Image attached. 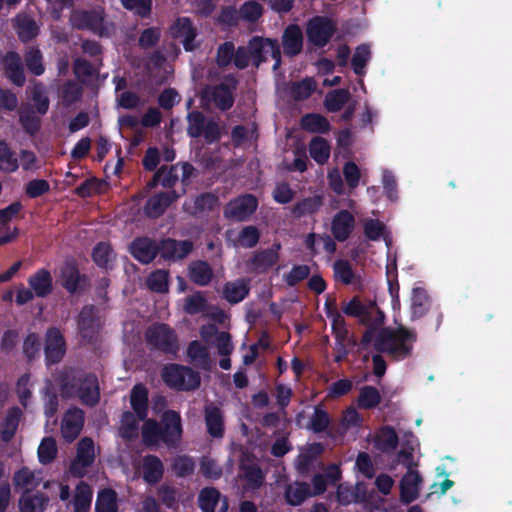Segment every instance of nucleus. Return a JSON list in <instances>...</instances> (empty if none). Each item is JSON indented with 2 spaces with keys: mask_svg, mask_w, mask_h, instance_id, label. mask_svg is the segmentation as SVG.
Instances as JSON below:
<instances>
[{
  "mask_svg": "<svg viewBox=\"0 0 512 512\" xmlns=\"http://www.w3.org/2000/svg\"><path fill=\"white\" fill-rule=\"evenodd\" d=\"M266 40L272 38H264L261 36H254L249 40L248 49L250 51L251 59L256 67L267 61V54L269 53V45Z\"/></svg>",
  "mask_w": 512,
  "mask_h": 512,
  "instance_id": "39",
  "label": "nucleus"
},
{
  "mask_svg": "<svg viewBox=\"0 0 512 512\" xmlns=\"http://www.w3.org/2000/svg\"><path fill=\"white\" fill-rule=\"evenodd\" d=\"M280 250L281 244L279 242H275L269 248L253 252L246 262L248 270L254 274L267 273L278 263Z\"/></svg>",
  "mask_w": 512,
  "mask_h": 512,
  "instance_id": "12",
  "label": "nucleus"
},
{
  "mask_svg": "<svg viewBox=\"0 0 512 512\" xmlns=\"http://www.w3.org/2000/svg\"><path fill=\"white\" fill-rule=\"evenodd\" d=\"M164 466L161 459L156 455H146L143 458V479L146 483L157 484L163 477Z\"/></svg>",
  "mask_w": 512,
  "mask_h": 512,
  "instance_id": "32",
  "label": "nucleus"
},
{
  "mask_svg": "<svg viewBox=\"0 0 512 512\" xmlns=\"http://www.w3.org/2000/svg\"><path fill=\"white\" fill-rule=\"evenodd\" d=\"M84 424V412L79 408L69 409L63 419L61 425V434L66 441L75 440Z\"/></svg>",
  "mask_w": 512,
  "mask_h": 512,
  "instance_id": "24",
  "label": "nucleus"
},
{
  "mask_svg": "<svg viewBox=\"0 0 512 512\" xmlns=\"http://www.w3.org/2000/svg\"><path fill=\"white\" fill-rule=\"evenodd\" d=\"M354 228L355 217L350 211L342 209L334 215L331 222V232L337 241L345 242L352 234Z\"/></svg>",
  "mask_w": 512,
  "mask_h": 512,
  "instance_id": "23",
  "label": "nucleus"
},
{
  "mask_svg": "<svg viewBox=\"0 0 512 512\" xmlns=\"http://www.w3.org/2000/svg\"><path fill=\"white\" fill-rule=\"evenodd\" d=\"M370 58V48L366 44L359 45L352 57L351 63L353 71L356 75H363L364 68L367 65Z\"/></svg>",
  "mask_w": 512,
  "mask_h": 512,
  "instance_id": "59",
  "label": "nucleus"
},
{
  "mask_svg": "<svg viewBox=\"0 0 512 512\" xmlns=\"http://www.w3.org/2000/svg\"><path fill=\"white\" fill-rule=\"evenodd\" d=\"M95 460L94 442L89 437L82 438L77 446L75 459L70 463L69 471L73 477L82 478Z\"/></svg>",
  "mask_w": 512,
  "mask_h": 512,
  "instance_id": "14",
  "label": "nucleus"
},
{
  "mask_svg": "<svg viewBox=\"0 0 512 512\" xmlns=\"http://www.w3.org/2000/svg\"><path fill=\"white\" fill-rule=\"evenodd\" d=\"M58 282L70 295L83 294L91 284L88 275L80 272L74 259L65 260L61 265Z\"/></svg>",
  "mask_w": 512,
  "mask_h": 512,
  "instance_id": "8",
  "label": "nucleus"
},
{
  "mask_svg": "<svg viewBox=\"0 0 512 512\" xmlns=\"http://www.w3.org/2000/svg\"><path fill=\"white\" fill-rule=\"evenodd\" d=\"M56 382L63 398H77L88 407L100 401V387L97 376L77 367H64L57 375Z\"/></svg>",
  "mask_w": 512,
  "mask_h": 512,
  "instance_id": "2",
  "label": "nucleus"
},
{
  "mask_svg": "<svg viewBox=\"0 0 512 512\" xmlns=\"http://www.w3.org/2000/svg\"><path fill=\"white\" fill-rule=\"evenodd\" d=\"M93 492L89 484L80 481L73 498L74 512H88L92 503Z\"/></svg>",
  "mask_w": 512,
  "mask_h": 512,
  "instance_id": "38",
  "label": "nucleus"
},
{
  "mask_svg": "<svg viewBox=\"0 0 512 512\" xmlns=\"http://www.w3.org/2000/svg\"><path fill=\"white\" fill-rule=\"evenodd\" d=\"M59 98L65 107H70L80 101L83 95V88L73 80L65 81L59 87Z\"/></svg>",
  "mask_w": 512,
  "mask_h": 512,
  "instance_id": "40",
  "label": "nucleus"
},
{
  "mask_svg": "<svg viewBox=\"0 0 512 512\" xmlns=\"http://www.w3.org/2000/svg\"><path fill=\"white\" fill-rule=\"evenodd\" d=\"M145 341L152 351L176 356L179 351L178 336L174 329L165 323H154L145 331Z\"/></svg>",
  "mask_w": 512,
  "mask_h": 512,
  "instance_id": "5",
  "label": "nucleus"
},
{
  "mask_svg": "<svg viewBox=\"0 0 512 512\" xmlns=\"http://www.w3.org/2000/svg\"><path fill=\"white\" fill-rule=\"evenodd\" d=\"M70 23L77 30H88L95 34H102L104 30V17L95 10H75L70 16Z\"/></svg>",
  "mask_w": 512,
  "mask_h": 512,
  "instance_id": "16",
  "label": "nucleus"
},
{
  "mask_svg": "<svg viewBox=\"0 0 512 512\" xmlns=\"http://www.w3.org/2000/svg\"><path fill=\"white\" fill-rule=\"evenodd\" d=\"M259 205L255 195L246 193L231 199L223 209V216L228 221L244 222L250 219Z\"/></svg>",
  "mask_w": 512,
  "mask_h": 512,
  "instance_id": "10",
  "label": "nucleus"
},
{
  "mask_svg": "<svg viewBox=\"0 0 512 512\" xmlns=\"http://www.w3.org/2000/svg\"><path fill=\"white\" fill-rule=\"evenodd\" d=\"M309 497H312V490L307 482L296 481L285 489V500L292 506L301 505Z\"/></svg>",
  "mask_w": 512,
  "mask_h": 512,
  "instance_id": "37",
  "label": "nucleus"
},
{
  "mask_svg": "<svg viewBox=\"0 0 512 512\" xmlns=\"http://www.w3.org/2000/svg\"><path fill=\"white\" fill-rule=\"evenodd\" d=\"M337 31L336 22L327 16H314L306 26L308 41L319 48L326 46Z\"/></svg>",
  "mask_w": 512,
  "mask_h": 512,
  "instance_id": "9",
  "label": "nucleus"
},
{
  "mask_svg": "<svg viewBox=\"0 0 512 512\" xmlns=\"http://www.w3.org/2000/svg\"><path fill=\"white\" fill-rule=\"evenodd\" d=\"M19 168V161L16 153L9 144L0 139V171L4 173H13Z\"/></svg>",
  "mask_w": 512,
  "mask_h": 512,
  "instance_id": "44",
  "label": "nucleus"
},
{
  "mask_svg": "<svg viewBox=\"0 0 512 512\" xmlns=\"http://www.w3.org/2000/svg\"><path fill=\"white\" fill-rule=\"evenodd\" d=\"M190 281L198 286H208L214 278L211 265L205 260L192 261L188 266Z\"/></svg>",
  "mask_w": 512,
  "mask_h": 512,
  "instance_id": "29",
  "label": "nucleus"
},
{
  "mask_svg": "<svg viewBox=\"0 0 512 512\" xmlns=\"http://www.w3.org/2000/svg\"><path fill=\"white\" fill-rule=\"evenodd\" d=\"M335 278L340 280L345 285H349L354 280V271L347 260H337L333 265Z\"/></svg>",
  "mask_w": 512,
  "mask_h": 512,
  "instance_id": "62",
  "label": "nucleus"
},
{
  "mask_svg": "<svg viewBox=\"0 0 512 512\" xmlns=\"http://www.w3.org/2000/svg\"><path fill=\"white\" fill-rule=\"evenodd\" d=\"M301 127L311 133L326 134L330 130V123L321 114L308 113L301 118Z\"/></svg>",
  "mask_w": 512,
  "mask_h": 512,
  "instance_id": "41",
  "label": "nucleus"
},
{
  "mask_svg": "<svg viewBox=\"0 0 512 512\" xmlns=\"http://www.w3.org/2000/svg\"><path fill=\"white\" fill-rule=\"evenodd\" d=\"M187 135L191 138L203 137L206 144H215L221 140L222 127L218 118H206L198 110L190 111L186 117Z\"/></svg>",
  "mask_w": 512,
  "mask_h": 512,
  "instance_id": "4",
  "label": "nucleus"
},
{
  "mask_svg": "<svg viewBox=\"0 0 512 512\" xmlns=\"http://www.w3.org/2000/svg\"><path fill=\"white\" fill-rule=\"evenodd\" d=\"M146 285L152 292L167 293L169 290V271L164 269L152 271L146 279Z\"/></svg>",
  "mask_w": 512,
  "mask_h": 512,
  "instance_id": "45",
  "label": "nucleus"
},
{
  "mask_svg": "<svg viewBox=\"0 0 512 512\" xmlns=\"http://www.w3.org/2000/svg\"><path fill=\"white\" fill-rule=\"evenodd\" d=\"M218 205L219 198L215 194L204 192L195 198L191 214L195 217H202L212 212Z\"/></svg>",
  "mask_w": 512,
  "mask_h": 512,
  "instance_id": "42",
  "label": "nucleus"
},
{
  "mask_svg": "<svg viewBox=\"0 0 512 512\" xmlns=\"http://www.w3.org/2000/svg\"><path fill=\"white\" fill-rule=\"evenodd\" d=\"M117 494L113 489L105 488L98 492L95 512H117Z\"/></svg>",
  "mask_w": 512,
  "mask_h": 512,
  "instance_id": "46",
  "label": "nucleus"
},
{
  "mask_svg": "<svg viewBox=\"0 0 512 512\" xmlns=\"http://www.w3.org/2000/svg\"><path fill=\"white\" fill-rule=\"evenodd\" d=\"M161 258L167 261H177L187 257L193 250L191 240H176L173 238L162 239L159 244Z\"/></svg>",
  "mask_w": 512,
  "mask_h": 512,
  "instance_id": "17",
  "label": "nucleus"
},
{
  "mask_svg": "<svg viewBox=\"0 0 512 512\" xmlns=\"http://www.w3.org/2000/svg\"><path fill=\"white\" fill-rule=\"evenodd\" d=\"M45 362L47 366L58 364L66 354V341L61 330L49 327L45 334Z\"/></svg>",
  "mask_w": 512,
  "mask_h": 512,
  "instance_id": "13",
  "label": "nucleus"
},
{
  "mask_svg": "<svg viewBox=\"0 0 512 512\" xmlns=\"http://www.w3.org/2000/svg\"><path fill=\"white\" fill-rule=\"evenodd\" d=\"M112 257H113V249L109 243L99 242L93 248L92 259H93L94 263L99 268H103V269L110 268L109 263L112 260Z\"/></svg>",
  "mask_w": 512,
  "mask_h": 512,
  "instance_id": "55",
  "label": "nucleus"
},
{
  "mask_svg": "<svg viewBox=\"0 0 512 512\" xmlns=\"http://www.w3.org/2000/svg\"><path fill=\"white\" fill-rule=\"evenodd\" d=\"M131 255L142 264L151 263L159 253L155 240L148 237H138L130 245Z\"/></svg>",
  "mask_w": 512,
  "mask_h": 512,
  "instance_id": "22",
  "label": "nucleus"
},
{
  "mask_svg": "<svg viewBox=\"0 0 512 512\" xmlns=\"http://www.w3.org/2000/svg\"><path fill=\"white\" fill-rule=\"evenodd\" d=\"M27 69L35 76H41L45 72L43 55L38 47H30L24 54Z\"/></svg>",
  "mask_w": 512,
  "mask_h": 512,
  "instance_id": "51",
  "label": "nucleus"
},
{
  "mask_svg": "<svg viewBox=\"0 0 512 512\" xmlns=\"http://www.w3.org/2000/svg\"><path fill=\"white\" fill-rule=\"evenodd\" d=\"M399 444V437L392 426L381 427L374 438V446L383 453L395 450Z\"/></svg>",
  "mask_w": 512,
  "mask_h": 512,
  "instance_id": "31",
  "label": "nucleus"
},
{
  "mask_svg": "<svg viewBox=\"0 0 512 512\" xmlns=\"http://www.w3.org/2000/svg\"><path fill=\"white\" fill-rule=\"evenodd\" d=\"M316 89V82L313 78L306 77L301 81L294 82L290 88L291 96L295 100L308 99Z\"/></svg>",
  "mask_w": 512,
  "mask_h": 512,
  "instance_id": "53",
  "label": "nucleus"
},
{
  "mask_svg": "<svg viewBox=\"0 0 512 512\" xmlns=\"http://www.w3.org/2000/svg\"><path fill=\"white\" fill-rule=\"evenodd\" d=\"M39 27L35 20L24 17L17 22V35L21 42L28 43L37 37Z\"/></svg>",
  "mask_w": 512,
  "mask_h": 512,
  "instance_id": "52",
  "label": "nucleus"
},
{
  "mask_svg": "<svg viewBox=\"0 0 512 512\" xmlns=\"http://www.w3.org/2000/svg\"><path fill=\"white\" fill-rule=\"evenodd\" d=\"M381 402V395L377 388L373 386H363L357 398V405L360 409H374Z\"/></svg>",
  "mask_w": 512,
  "mask_h": 512,
  "instance_id": "47",
  "label": "nucleus"
},
{
  "mask_svg": "<svg viewBox=\"0 0 512 512\" xmlns=\"http://www.w3.org/2000/svg\"><path fill=\"white\" fill-rule=\"evenodd\" d=\"M283 53L289 58L298 56L303 50L304 37L298 24L292 23L286 26L282 37Z\"/></svg>",
  "mask_w": 512,
  "mask_h": 512,
  "instance_id": "20",
  "label": "nucleus"
},
{
  "mask_svg": "<svg viewBox=\"0 0 512 512\" xmlns=\"http://www.w3.org/2000/svg\"><path fill=\"white\" fill-rule=\"evenodd\" d=\"M322 206L323 197L321 195L309 196L296 202L291 209V214L297 219L312 216L316 214Z\"/></svg>",
  "mask_w": 512,
  "mask_h": 512,
  "instance_id": "33",
  "label": "nucleus"
},
{
  "mask_svg": "<svg viewBox=\"0 0 512 512\" xmlns=\"http://www.w3.org/2000/svg\"><path fill=\"white\" fill-rule=\"evenodd\" d=\"M204 418L207 433L213 438H222L224 435V417L221 409L215 405L207 406Z\"/></svg>",
  "mask_w": 512,
  "mask_h": 512,
  "instance_id": "30",
  "label": "nucleus"
},
{
  "mask_svg": "<svg viewBox=\"0 0 512 512\" xmlns=\"http://www.w3.org/2000/svg\"><path fill=\"white\" fill-rule=\"evenodd\" d=\"M240 470L250 488L259 489L263 485L265 475L258 464H242Z\"/></svg>",
  "mask_w": 512,
  "mask_h": 512,
  "instance_id": "48",
  "label": "nucleus"
},
{
  "mask_svg": "<svg viewBox=\"0 0 512 512\" xmlns=\"http://www.w3.org/2000/svg\"><path fill=\"white\" fill-rule=\"evenodd\" d=\"M422 477L417 471L409 470L400 481V501L408 505L419 497V485Z\"/></svg>",
  "mask_w": 512,
  "mask_h": 512,
  "instance_id": "25",
  "label": "nucleus"
},
{
  "mask_svg": "<svg viewBox=\"0 0 512 512\" xmlns=\"http://www.w3.org/2000/svg\"><path fill=\"white\" fill-rule=\"evenodd\" d=\"M57 456V444L54 438L45 437L38 447V459L43 465L50 464Z\"/></svg>",
  "mask_w": 512,
  "mask_h": 512,
  "instance_id": "56",
  "label": "nucleus"
},
{
  "mask_svg": "<svg viewBox=\"0 0 512 512\" xmlns=\"http://www.w3.org/2000/svg\"><path fill=\"white\" fill-rule=\"evenodd\" d=\"M28 285L38 298H46L53 292V278L46 268H40L29 276Z\"/></svg>",
  "mask_w": 512,
  "mask_h": 512,
  "instance_id": "26",
  "label": "nucleus"
},
{
  "mask_svg": "<svg viewBox=\"0 0 512 512\" xmlns=\"http://www.w3.org/2000/svg\"><path fill=\"white\" fill-rule=\"evenodd\" d=\"M130 405L133 411H124L120 419L119 434L125 440H132L138 435L139 421H144L149 412V391L137 383L130 392Z\"/></svg>",
  "mask_w": 512,
  "mask_h": 512,
  "instance_id": "3",
  "label": "nucleus"
},
{
  "mask_svg": "<svg viewBox=\"0 0 512 512\" xmlns=\"http://www.w3.org/2000/svg\"><path fill=\"white\" fill-rule=\"evenodd\" d=\"M187 355L193 362L200 363L203 366L209 364V361H210L209 351L198 340H193L189 343L188 348H187Z\"/></svg>",
  "mask_w": 512,
  "mask_h": 512,
  "instance_id": "60",
  "label": "nucleus"
},
{
  "mask_svg": "<svg viewBox=\"0 0 512 512\" xmlns=\"http://www.w3.org/2000/svg\"><path fill=\"white\" fill-rule=\"evenodd\" d=\"M235 45L231 41L220 44L217 48L216 63L220 68L229 66L235 54Z\"/></svg>",
  "mask_w": 512,
  "mask_h": 512,
  "instance_id": "61",
  "label": "nucleus"
},
{
  "mask_svg": "<svg viewBox=\"0 0 512 512\" xmlns=\"http://www.w3.org/2000/svg\"><path fill=\"white\" fill-rule=\"evenodd\" d=\"M330 425V417L328 413L320 406L314 408V413L310 418L308 428L314 433H322L327 430Z\"/></svg>",
  "mask_w": 512,
  "mask_h": 512,
  "instance_id": "58",
  "label": "nucleus"
},
{
  "mask_svg": "<svg viewBox=\"0 0 512 512\" xmlns=\"http://www.w3.org/2000/svg\"><path fill=\"white\" fill-rule=\"evenodd\" d=\"M164 383L178 391H194L201 384V377L197 371L180 364H168L162 370Z\"/></svg>",
  "mask_w": 512,
  "mask_h": 512,
  "instance_id": "6",
  "label": "nucleus"
},
{
  "mask_svg": "<svg viewBox=\"0 0 512 512\" xmlns=\"http://www.w3.org/2000/svg\"><path fill=\"white\" fill-rule=\"evenodd\" d=\"M19 122L24 131L29 135H35L40 130V118L36 116L34 111H23L19 115Z\"/></svg>",
  "mask_w": 512,
  "mask_h": 512,
  "instance_id": "64",
  "label": "nucleus"
},
{
  "mask_svg": "<svg viewBox=\"0 0 512 512\" xmlns=\"http://www.w3.org/2000/svg\"><path fill=\"white\" fill-rule=\"evenodd\" d=\"M250 288L244 279L226 282L223 286V298L230 304H238L249 294Z\"/></svg>",
  "mask_w": 512,
  "mask_h": 512,
  "instance_id": "36",
  "label": "nucleus"
},
{
  "mask_svg": "<svg viewBox=\"0 0 512 512\" xmlns=\"http://www.w3.org/2000/svg\"><path fill=\"white\" fill-rule=\"evenodd\" d=\"M49 502L48 496L43 492L30 495L24 492L19 499L20 512H44Z\"/></svg>",
  "mask_w": 512,
  "mask_h": 512,
  "instance_id": "35",
  "label": "nucleus"
},
{
  "mask_svg": "<svg viewBox=\"0 0 512 512\" xmlns=\"http://www.w3.org/2000/svg\"><path fill=\"white\" fill-rule=\"evenodd\" d=\"M169 33L174 39H181L185 51L191 52L198 48L195 43L197 28L189 17H178L170 26Z\"/></svg>",
  "mask_w": 512,
  "mask_h": 512,
  "instance_id": "15",
  "label": "nucleus"
},
{
  "mask_svg": "<svg viewBox=\"0 0 512 512\" xmlns=\"http://www.w3.org/2000/svg\"><path fill=\"white\" fill-rule=\"evenodd\" d=\"M240 19L248 23H256L263 15V6L253 0L244 2L239 8Z\"/></svg>",
  "mask_w": 512,
  "mask_h": 512,
  "instance_id": "54",
  "label": "nucleus"
},
{
  "mask_svg": "<svg viewBox=\"0 0 512 512\" xmlns=\"http://www.w3.org/2000/svg\"><path fill=\"white\" fill-rule=\"evenodd\" d=\"M350 98L351 94L347 89H335L325 96L324 107L328 112H338L349 102Z\"/></svg>",
  "mask_w": 512,
  "mask_h": 512,
  "instance_id": "43",
  "label": "nucleus"
},
{
  "mask_svg": "<svg viewBox=\"0 0 512 512\" xmlns=\"http://www.w3.org/2000/svg\"><path fill=\"white\" fill-rule=\"evenodd\" d=\"M222 500L219 512H227L228 499L221 496V493L215 487L203 488L198 497V505L202 512H215L216 505Z\"/></svg>",
  "mask_w": 512,
  "mask_h": 512,
  "instance_id": "27",
  "label": "nucleus"
},
{
  "mask_svg": "<svg viewBox=\"0 0 512 512\" xmlns=\"http://www.w3.org/2000/svg\"><path fill=\"white\" fill-rule=\"evenodd\" d=\"M309 152L312 159L318 164H324L330 157V145L322 137H315L309 144Z\"/></svg>",
  "mask_w": 512,
  "mask_h": 512,
  "instance_id": "50",
  "label": "nucleus"
},
{
  "mask_svg": "<svg viewBox=\"0 0 512 512\" xmlns=\"http://www.w3.org/2000/svg\"><path fill=\"white\" fill-rule=\"evenodd\" d=\"M162 442L167 446H174L182 437V423L180 414L174 410H167L161 419Z\"/></svg>",
  "mask_w": 512,
  "mask_h": 512,
  "instance_id": "18",
  "label": "nucleus"
},
{
  "mask_svg": "<svg viewBox=\"0 0 512 512\" xmlns=\"http://www.w3.org/2000/svg\"><path fill=\"white\" fill-rule=\"evenodd\" d=\"M41 348L40 338L37 333H29L23 342V354L28 362L33 361Z\"/></svg>",
  "mask_w": 512,
  "mask_h": 512,
  "instance_id": "63",
  "label": "nucleus"
},
{
  "mask_svg": "<svg viewBox=\"0 0 512 512\" xmlns=\"http://www.w3.org/2000/svg\"><path fill=\"white\" fill-rule=\"evenodd\" d=\"M237 87V80L233 76H227L225 82L216 85L206 86L201 95L203 102L214 104L220 111L230 110L235 102L234 91Z\"/></svg>",
  "mask_w": 512,
  "mask_h": 512,
  "instance_id": "7",
  "label": "nucleus"
},
{
  "mask_svg": "<svg viewBox=\"0 0 512 512\" xmlns=\"http://www.w3.org/2000/svg\"><path fill=\"white\" fill-rule=\"evenodd\" d=\"M260 231L254 225L243 227L237 237V243L243 248H254L260 240Z\"/></svg>",
  "mask_w": 512,
  "mask_h": 512,
  "instance_id": "57",
  "label": "nucleus"
},
{
  "mask_svg": "<svg viewBox=\"0 0 512 512\" xmlns=\"http://www.w3.org/2000/svg\"><path fill=\"white\" fill-rule=\"evenodd\" d=\"M4 76L15 86L23 87L26 82L22 58L16 51H8L2 57Z\"/></svg>",
  "mask_w": 512,
  "mask_h": 512,
  "instance_id": "19",
  "label": "nucleus"
},
{
  "mask_svg": "<svg viewBox=\"0 0 512 512\" xmlns=\"http://www.w3.org/2000/svg\"><path fill=\"white\" fill-rule=\"evenodd\" d=\"M141 433L142 441L148 447L155 446L162 441L161 426L155 419L146 418Z\"/></svg>",
  "mask_w": 512,
  "mask_h": 512,
  "instance_id": "49",
  "label": "nucleus"
},
{
  "mask_svg": "<svg viewBox=\"0 0 512 512\" xmlns=\"http://www.w3.org/2000/svg\"><path fill=\"white\" fill-rule=\"evenodd\" d=\"M431 305L430 297L427 291L422 287H416L412 290L411 296V319L422 318L429 310Z\"/></svg>",
  "mask_w": 512,
  "mask_h": 512,
  "instance_id": "34",
  "label": "nucleus"
},
{
  "mask_svg": "<svg viewBox=\"0 0 512 512\" xmlns=\"http://www.w3.org/2000/svg\"><path fill=\"white\" fill-rule=\"evenodd\" d=\"M78 333L84 344H95L98 340L100 322L94 305H85L77 320Z\"/></svg>",
  "mask_w": 512,
  "mask_h": 512,
  "instance_id": "11",
  "label": "nucleus"
},
{
  "mask_svg": "<svg viewBox=\"0 0 512 512\" xmlns=\"http://www.w3.org/2000/svg\"><path fill=\"white\" fill-rule=\"evenodd\" d=\"M22 416L23 412L18 406H13L7 410L3 421L0 423V438L3 442L8 443L14 438Z\"/></svg>",
  "mask_w": 512,
  "mask_h": 512,
  "instance_id": "28",
  "label": "nucleus"
},
{
  "mask_svg": "<svg viewBox=\"0 0 512 512\" xmlns=\"http://www.w3.org/2000/svg\"><path fill=\"white\" fill-rule=\"evenodd\" d=\"M178 197L179 195L175 190L160 192L151 196L144 205L145 215L151 219L159 218Z\"/></svg>",
  "mask_w": 512,
  "mask_h": 512,
  "instance_id": "21",
  "label": "nucleus"
},
{
  "mask_svg": "<svg viewBox=\"0 0 512 512\" xmlns=\"http://www.w3.org/2000/svg\"><path fill=\"white\" fill-rule=\"evenodd\" d=\"M342 311L366 326L360 340L362 347H368L374 340V349L379 353H386L396 359H405L411 355L413 344L417 341L416 332L403 325L396 328L382 327L386 316L375 301L362 302L358 296H354L343 304Z\"/></svg>",
  "mask_w": 512,
  "mask_h": 512,
  "instance_id": "1",
  "label": "nucleus"
}]
</instances>
